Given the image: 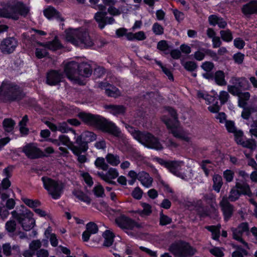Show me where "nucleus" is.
<instances>
[{
	"mask_svg": "<svg viewBox=\"0 0 257 257\" xmlns=\"http://www.w3.org/2000/svg\"><path fill=\"white\" fill-rule=\"evenodd\" d=\"M234 173L233 171L227 169L223 172V176L227 182H231L233 179Z\"/></svg>",
	"mask_w": 257,
	"mask_h": 257,
	"instance_id": "nucleus-52",
	"label": "nucleus"
},
{
	"mask_svg": "<svg viewBox=\"0 0 257 257\" xmlns=\"http://www.w3.org/2000/svg\"><path fill=\"white\" fill-rule=\"evenodd\" d=\"M181 65L184 69L189 72H194L196 70L198 65L196 62L193 61H188L186 62L181 61Z\"/></svg>",
	"mask_w": 257,
	"mask_h": 257,
	"instance_id": "nucleus-35",
	"label": "nucleus"
},
{
	"mask_svg": "<svg viewBox=\"0 0 257 257\" xmlns=\"http://www.w3.org/2000/svg\"><path fill=\"white\" fill-rule=\"evenodd\" d=\"M125 128L127 130V131L132 135V136L137 141H139L141 138V135L140 136V134H143V132H141L139 130H137L136 128L130 124H125Z\"/></svg>",
	"mask_w": 257,
	"mask_h": 257,
	"instance_id": "nucleus-37",
	"label": "nucleus"
},
{
	"mask_svg": "<svg viewBox=\"0 0 257 257\" xmlns=\"http://www.w3.org/2000/svg\"><path fill=\"white\" fill-rule=\"evenodd\" d=\"M225 126L227 132L230 133H233L237 130L233 120H226Z\"/></svg>",
	"mask_w": 257,
	"mask_h": 257,
	"instance_id": "nucleus-50",
	"label": "nucleus"
},
{
	"mask_svg": "<svg viewBox=\"0 0 257 257\" xmlns=\"http://www.w3.org/2000/svg\"><path fill=\"white\" fill-rule=\"evenodd\" d=\"M240 196L241 194H240L239 190L231 189L228 196V199L231 202H235L239 199Z\"/></svg>",
	"mask_w": 257,
	"mask_h": 257,
	"instance_id": "nucleus-48",
	"label": "nucleus"
},
{
	"mask_svg": "<svg viewBox=\"0 0 257 257\" xmlns=\"http://www.w3.org/2000/svg\"><path fill=\"white\" fill-rule=\"evenodd\" d=\"M105 94L109 97H116L119 95V89L113 85L109 89H106Z\"/></svg>",
	"mask_w": 257,
	"mask_h": 257,
	"instance_id": "nucleus-41",
	"label": "nucleus"
},
{
	"mask_svg": "<svg viewBox=\"0 0 257 257\" xmlns=\"http://www.w3.org/2000/svg\"><path fill=\"white\" fill-rule=\"evenodd\" d=\"M220 16L216 15H211L208 17V22L210 25L215 26L217 25Z\"/></svg>",
	"mask_w": 257,
	"mask_h": 257,
	"instance_id": "nucleus-63",
	"label": "nucleus"
},
{
	"mask_svg": "<svg viewBox=\"0 0 257 257\" xmlns=\"http://www.w3.org/2000/svg\"><path fill=\"white\" fill-rule=\"evenodd\" d=\"M15 121L12 118H5L3 122V128L6 132L11 133L14 129Z\"/></svg>",
	"mask_w": 257,
	"mask_h": 257,
	"instance_id": "nucleus-32",
	"label": "nucleus"
},
{
	"mask_svg": "<svg viewBox=\"0 0 257 257\" xmlns=\"http://www.w3.org/2000/svg\"><path fill=\"white\" fill-rule=\"evenodd\" d=\"M23 202L30 208H33V209L36 208L37 207H39L41 205V202L38 199H31L27 198H22Z\"/></svg>",
	"mask_w": 257,
	"mask_h": 257,
	"instance_id": "nucleus-36",
	"label": "nucleus"
},
{
	"mask_svg": "<svg viewBox=\"0 0 257 257\" xmlns=\"http://www.w3.org/2000/svg\"><path fill=\"white\" fill-rule=\"evenodd\" d=\"M64 78L63 73L59 70L50 69L46 74L45 83L53 86L59 85Z\"/></svg>",
	"mask_w": 257,
	"mask_h": 257,
	"instance_id": "nucleus-14",
	"label": "nucleus"
},
{
	"mask_svg": "<svg viewBox=\"0 0 257 257\" xmlns=\"http://www.w3.org/2000/svg\"><path fill=\"white\" fill-rule=\"evenodd\" d=\"M72 194L81 201L86 203L87 205L90 204L91 198L82 190L74 189L72 191Z\"/></svg>",
	"mask_w": 257,
	"mask_h": 257,
	"instance_id": "nucleus-27",
	"label": "nucleus"
},
{
	"mask_svg": "<svg viewBox=\"0 0 257 257\" xmlns=\"http://www.w3.org/2000/svg\"><path fill=\"white\" fill-rule=\"evenodd\" d=\"M93 193L97 197H102L104 195V190L101 185H98L93 188Z\"/></svg>",
	"mask_w": 257,
	"mask_h": 257,
	"instance_id": "nucleus-56",
	"label": "nucleus"
},
{
	"mask_svg": "<svg viewBox=\"0 0 257 257\" xmlns=\"http://www.w3.org/2000/svg\"><path fill=\"white\" fill-rule=\"evenodd\" d=\"M181 166L180 162L176 161H169L167 169L174 175L180 177V173L179 170Z\"/></svg>",
	"mask_w": 257,
	"mask_h": 257,
	"instance_id": "nucleus-29",
	"label": "nucleus"
},
{
	"mask_svg": "<svg viewBox=\"0 0 257 257\" xmlns=\"http://www.w3.org/2000/svg\"><path fill=\"white\" fill-rule=\"evenodd\" d=\"M11 213L13 217L18 221L24 230L30 231L35 225L33 212L24 205H21L19 209L17 207L16 210L13 211Z\"/></svg>",
	"mask_w": 257,
	"mask_h": 257,
	"instance_id": "nucleus-4",
	"label": "nucleus"
},
{
	"mask_svg": "<svg viewBox=\"0 0 257 257\" xmlns=\"http://www.w3.org/2000/svg\"><path fill=\"white\" fill-rule=\"evenodd\" d=\"M25 96L23 88L15 83L3 81L0 86V96L8 102H19Z\"/></svg>",
	"mask_w": 257,
	"mask_h": 257,
	"instance_id": "nucleus-3",
	"label": "nucleus"
},
{
	"mask_svg": "<svg viewBox=\"0 0 257 257\" xmlns=\"http://www.w3.org/2000/svg\"><path fill=\"white\" fill-rule=\"evenodd\" d=\"M201 51H203L205 55H208L210 57H211L213 60L214 61H217L218 59V57L217 56V55L215 52L214 51L209 49H205V48H201L200 49Z\"/></svg>",
	"mask_w": 257,
	"mask_h": 257,
	"instance_id": "nucleus-59",
	"label": "nucleus"
},
{
	"mask_svg": "<svg viewBox=\"0 0 257 257\" xmlns=\"http://www.w3.org/2000/svg\"><path fill=\"white\" fill-rule=\"evenodd\" d=\"M65 32L67 41L74 45L76 46L81 44L86 46L91 47L94 44L87 31L69 28L66 29Z\"/></svg>",
	"mask_w": 257,
	"mask_h": 257,
	"instance_id": "nucleus-5",
	"label": "nucleus"
},
{
	"mask_svg": "<svg viewBox=\"0 0 257 257\" xmlns=\"http://www.w3.org/2000/svg\"><path fill=\"white\" fill-rule=\"evenodd\" d=\"M173 13L175 17V20L178 22L180 23L181 21H182L185 18L184 14L178 10L177 9H175L173 10Z\"/></svg>",
	"mask_w": 257,
	"mask_h": 257,
	"instance_id": "nucleus-58",
	"label": "nucleus"
},
{
	"mask_svg": "<svg viewBox=\"0 0 257 257\" xmlns=\"http://www.w3.org/2000/svg\"><path fill=\"white\" fill-rule=\"evenodd\" d=\"M228 91L233 95L237 96L241 93V90L235 84L228 86Z\"/></svg>",
	"mask_w": 257,
	"mask_h": 257,
	"instance_id": "nucleus-57",
	"label": "nucleus"
},
{
	"mask_svg": "<svg viewBox=\"0 0 257 257\" xmlns=\"http://www.w3.org/2000/svg\"><path fill=\"white\" fill-rule=\"evenodd\" d=\"M205 228L209 231L211 232L212 238L216 241H218L220 235V224L217 225H208Z\"/></svg>",
	"mask_w": 257,
	"mask_h": 257,
	"instance_id": "nucleus-28",
	"label": "nucleus"
},
{
	"mask_svg": "<svg viewBox=\"0 0 257 257\" xmlns=\"http://www.w3.org/2000/svg\"><path fill=\"white\" fill-rule=\"evenodd\" d=\"M235 188L237 190H239L241 195H246L249 197H251L252 196V193L250 190L249 185L247 183L236 182Z\"/></svg>",
	"mask_w": 257,
	"mask_h": 257,
	"instance_id": "nucleus-22",
	"label": "nucleus"
},
{
	"mask_svg": "<svg viewBox=\"0 0 257 257\" xmlns=\"http://www.w3.org/2000/svg\"><path fill=\"white\" fill-rule=\"evenodd\" d=\"M102 236L104 240L103 245L105 247H110L114 242L115 235L114 233L110 230H106L102 234Z\"/></svg>",
	"mask_w": 257,
	"mask_h": 257,
	"instance_id": "nucleus-26",
	"label": "nucleus"
},
{
	"mask_svg": "<svg viewBox=\"0 0 257 257\" xmlns=\"http://www.w3.org/2000/svg\"><path fill=\"white\" fill-rule=\"evenodd\" d=\"M233 44L235 48L242 49L245 45V42L240 38H236L233 41Z\"/></svg>",
	"mask_w": 257,
	"mask_h": 257,
	"instance_id": "nucleus-64",
	"label": "nucleus"
},
{
	"mask_svg": "<svg viewBox=\"0 0 257 257\" xmlns=\"http://www.w3.org/2000/svg\"><path fill=\"white\" fill-rule=\"evenodd\" d=\"M115 222L119 228L123 229L133 230L135 227H141V225L138 222L123 214L115 219Z\"/></svg>",
	"mask_w": 257,
	"mask_h": 257,
	"instance_id": "nucleus-12",
	"label": "nucleus"
},
{
	"mask_svg": "<svg viewBox=\"0 0 257 257\" xmlns=\"http://www.w3.org/2000/svg\"><path fill=\"white\" fill-rule=\"evenodd\" d=\"M97 175L104 181H106L104 176L107 179H114L118 177L119 173L115 168H110L106 173L103 172H98Z\"/></svg>",
	"mask_w": 257,
	"mask_h": 257,
	"instance_id": "nucleus-25",
	"label": "nucleus"
},
{
	"mask_svg": "<svg viewBox=\"0 0 257 257\" xmlns=\"http://www.w3.org/2000/svg\"><path fill=\"white\" fill-rule=\"evenodd\" d=\"M172 219L167 215H165L162 212L160 215L159 224L161 226H166L172 223Z\"/></svg>",
	"mask_w": 257,
	"mask_h": 257,
	"instance_id": "nucleus-43",
	"label": "nucleus"
},
{
	"mask_svg": "<svg viewBox=\"0 0 257 257\" xmlns=\"http://www.w3.org/2000/svg\"><path fill=\"white\" fill-rule=\"evenodd\" d=\"M92 73V68L89 64L85 62L79 63L78 77L81 76L88 78L91 75Z\"/></svg>",
	"mask_w": 257,
	"mask_h": 257,
	"instance_id": "nucleus-23",
	"label": "nucleus"
},
{
	"mask_svg": "<svg viewBox=\"0 0 257 257\" xmlns=\"http://www.w3.org/2000/svg\"><path fill=\"white\" fill-rule=\"evenodd\" d=\"M210 253L215 257H223L224 253L219 247H214L209 250Z\"/></svg>",
	"mask_w": 257,
	"mask_h": 257,
	"instance_id": "nucleus-55",
	"label": "nucleus"
},
{
	"mask_svg": "<svg viewBox=\"0 0 257 257\" xmlns=\"http://www.w3.org/2000/svg\"><path fill=\"white\" fill-rule=\"evenodd\" d=\"M82 176L84 179L85 183L89 187L93 184V181L92 177L88 172H84L82 174Z\"/></svg>",
	"mask_w": 257,
	"mask_h": 257,
	"instance_id": "nucleus-60",
	"label": "nucleus"
},
{
	"mask_svg": "<svg viewBox=\"0 0 257 257\" xmlns=\"http://www.w3.org/2000/svg\"><path fill=\"white\" fill-rule=\"evenodd\" d=\"M49 52L45 49L37 48L35 50V56L38 59H42L48 56Z\"/></svg>",
	"mask_w": 257,
	"mask_h": 257,
	"instance_id": "nucleus-44",
	"label": "nucleus"
},
{
	"mask_svg": "<svg viewBox=\"0 0 257 257\" xmlns=\"http://www.w3.org/2000/svg\"><path fill=\"white\" fill-rule=\"evenodd\" d=\"M213 189L216 192L218 193L222 186V179L219 175H215L213 178Z\"/></svg>",
	"mask_w": 257,
	"mask_h": 257,
	"instance_id": "nucleus-34",
	"label": "nucleus"
},
{
	"mask_svg": "<svg viewBox=\"0 0 257 257\" xmlns=\"http://www.w3.org/2000/svg\"><path fill=\"white\" fill-rule=\"evenodd\" d=\"M152 31L156 35H161L164 33V28L159 23L156 22L153 25Z\"/></svg>",
	"mask_w": 257,
	"mask_h": 257,
	"instance_id": "nucleus-49",
	"label": "nucleus"
},
{
	"mask_svg": "<svg viewBox=\"0 0 257 257\" xmlns=\"http://www.w3.org/2000/svg\"><path fill=\"white\" fill-rule=\"evenodd\" d=\"M225 75L223 71L217 70L214 73V80L218 86H225L227 84Z\"/></svg>",
	"mask_w": 257,
	"mask_h": 257,
	"instance_id": "nucleus-30",
	"label": "nucleus"
},
{
	"mask_svg": "<svg viewBox=\"0 0 257 257\" xmlns=\"http://www.w3.org/2000/svg\"><path fill=\"white\" fill-rule=\"evenodd\" d=\"M43 14L48 20L55 19L58 21H63L60 12L51 6H48L43 11Z\"/></svg>",
	"mask_w": 257,
	"mask_h": 257,
	"instance_id": "nucleus-21",
	"label": "nucleus"
},
{
	"mask_svg": "<svg viewBox=\"0 0 257 257\" xmlns=\"http://www.w3.org/2000/svg\"><path fill=\"white\" fill-rule=\"evenodd\" d=\"M86 229L92 234H96L98 231L97 225L93 222H89L86 225Z\"/></svg>",
	"mask_w": 257,
	"mask_h": 257,
	"instance_id": "nucleus-47",
	"label": "nucleus"
},
{
	"mask_svg": "<svg viewBox=\"0 0 257 257\" xmlns=\"http://www.w3.org/2000/svg\"><path fill=\"white\" fill-rule=\"evenodd\" d=\"M201 67L206 72H210L214 67V64L210 61H205L202 63Z\"/></svg>",
	"mask_w": 257,
	"mask_h": 257,
	"instance_id": "nucleus-61",
	"label": "nucleus"
},
{
	"mask_svg": "<svg viewBox=\"0 0 257 257\" xmlns=\"http://www.w3.org/2000/svg\"><path fill=\"white\" fill-rule=\"evenodd\" d=\"M104 108L114 116L123 115L126 112V107L123 105L109 104L105 105Z\"/></svg>",
	"mask_w": 257,
	"mask_h": 257,
	"instance_id": "nucleus-17",
	"label": "nucleus"
},
{
	"mask_svg": "<svg viewBox=\"0 0 257 257\" xmlns=\"http://www.w3.org/2000/svg\"><path fill=\"white\" fill-rule=\"evenodd\" d=\"M107 162L113 166H117L120 162L119 157L117 155L108 153L105 157Z\"/></svg>",
	"mask_w": 257,
	"mask_h": 257,
	"instance_id": "nucleus-33",
	"label": "nucleus"
},
{
	"mask_svg": "<svg viewBox=\"0 0 257 257\" xmlns=\"http://www.w3.org/2000/svg\"><path fill=\"white\" fill-rule=\"evenodd\" d=\"M231 81L232 84H235L241 91L249 90L251 88L248 80L245 77H233Z\"/></svg>",
	"mask_w": 257,
	"mask_h": 257,
	"instance_id": "nucleus-18",
	"label": "nucleus"
},
{
	"mask_svg": "<svg viewBox=\"0 0 257 257\" xmlns=\"http://www.w3.org/2000/svg\"><path fill=\"white\" fill-rule=\"evenodd\" d=\"M138 180L146 188H150L152 185L153 178L148 173L145 171L139 172Z\"/></svg>",
	"mask_w": 257,
	"mask_h": 257,
	"instance_id": "nucleus-24",
	"label": "nucleus"
},
{
	"mask_svg": "<svg viewBox=\"0 0 257 257\" xmlns=\"http://www.w3.org/2000/svg\"><path fill=\"white\" fill-rule=\"evenodd\" d=\"M241 12L246 17L256 14L257 0L250 1L244 5L241 8Z\"/></svg>",
	"mask_w": 257,
	"mask_h": 257,
	"instance_id": "nucleus-20",
	"label": "nucleus"
},
{
	"mask_svg": "<svg viewBox=\"0 0 257 257\" xmlns=\"http://www.w3.org/2000/svg\"><path fill=\"white\" fill-rule=\"evenodd\" d=\"M79 63L72 61L68 62L64 66V71L67 77L78 84L81 85L83 83L78 77Z\"/></svg>",
	"mask_w": 257,
	"mask_h": 257,
	"instance_id": "nucleus-9",
	"label": "nucleus"
},
{
	"mask_svg": "<svg viewBox=\"0 0 257 257\" xmlns=\"http://www.w3.org/2000/svg\"><path fill=\"white\" fill-rule=\"evenodd\" d=\"M141 206L143 208V209L141 212L142 214L148 216L152 213V206L150 204L147 203L143 202L142 203Z\"/></svg>",
	"mask_w": 257,
	"mask_h": 257,
	"instance_id": "nucleus-54",
	"label": "nucleus"
},
{
	"mask_svg": "<svg viewBox=\"0 0 257 257\" xmlns=\"http://www.w3.org/2000/svg\"><path fill=\"white\" fill-rule=\"evenodd\" d=\"M22 152L30 159H37L48 157V156L33 143H27L23 147Z\"/></svg>",
	"mask_w": 257,
	"mask_h": 257,
	"instance_id": "nucleus-10",
	"label": "nucleus"
},
{
	"mask_svg": "<svg viewBox=\"0 0 257 257\" xmlns=\"http://www.w3.org/2000/svg\"><path fill=\"white\" fill-rule=\"evenodd\" d=\"M69 149L73 154L77 157V160L78 163L80 164H84L87 162L88 159L86 155L81 154L82 153H85L87 150L85 151L83 148L75 145H72L69 147Z\"/></svg>",
	"mask_w": 257,
	"mask_h": 257,
	"instance_id": "nucleus-19",
	"label": "nucleus"
},
{
	"mask_svg": "<svg viewBox=\"0 0 257 257\" xmlns=\"http://www.w3.org/2000/svg\"><path fill=\"white\" fill-rule=\"evenodd\" d=\"M220 34L222 40L225 42H230L233 39L232 32L229 29L221 30Z\"/></svg>",
	"mask_w": 257,
	"mask_h": 257,
	"instance_id": "nucleus-39",
	"label": "nucleus"
},
{
	"mask_svg": "<svg viewBox=\"0 0 257 257\" xmlns=\"http://www.w3.org/2000/svg\"><path fill=\"white\" fill-rule=\"evenodd\" d=\"M63 46L60 41L55 38L52 41L46 43L45 48L48 50L55 51L59 50L62 48Z\"/></svg>",
	"mask_w": 257,
	"mask_h": 257,
	"instance_id": "nucleus-31",
	"label": "nucleus"
},
{
	"mask_svg": "<svg viewBox=\"0 0 257 257\" xmlns=\"http://www.w3.org/2000/svg\"><path fill=\"white\" fill-rule=\"evenodd\" d=\"M241 145L243 148L249 149L252 151L254 150L257 147L256 143L253 139L243 141Z\"/></svg>",
	"mask_w": 257,
	"mask_h": 257,
	"instance_id": "nucleus-42",
	"label": "nucleus"
},
{
	"mask_svg": "<svg viewBox=\"0 0 257 257\" xmlns=\"http://www.w3.org/2000/svg\"><path fill=\"white\" fill-rule=\"evenodd\" d=\"M157 48L160 51H163L166 55L169 53V51L171 46L168 44L166 40H161L158 44Z\"/></svg>",
	"mask_w": 257,
	"mask_h": 257,
	"instance_id": "nucleus-38",
	"label": "nucleus"
},
{
	"mask_svg": "<svg viewBox=\"0 0 257 257\" xmlns=\"http://www.w3.org/2000/svg\"><path fill=\"white\" fill-rule=\"evenodd\" d=\"M168 250L175 257H191L196 252L189 242L181 239L172 243Z\"/></svg>",
	"mask_w": 257,
	"mask_h": 257,
	"instance_id": "nucleus-7",
	"label": "nucleus"
},
{
	"mask_svg": "<svg viewBox=\"0 0 257 257\" xmlns=\"http://www.w3.org/2000/svg\"><path fill=\"white\" fill-rule=\"evenodd\" d=\"M18 43L17 40L14 37H7L1 42L0 49L4 54H10L15 51Z\"/></svg>",
	"mask_w": 257,
	"mask_h": 257,
	"instance_id": "nucleus-15",
	"label": "nucleus"
},
{
	"mask_svg": "<svg viewBox=\"0 0 257 257\" xmlns=\"http://www.w3.org/2000/svg\"><path fill=\"white\" fill-rule=\"evenodd\" d=\"M220 206L223 213L224 221H228L232 217L233 213V205L229 203L226 198L223 197L220 202Z\"/></svg>",
	"mask_w": 257,
	"mask_h": 257,
	"instance_id": "nucleus-16",
	"label": "nucleus"
},
{
	"mask_svg": "<svg viewBox=\"0 0 257 257\" xmlns=\"http://www.w3.org/2000/svg\"><path fill=\"white\" fill-rule=\"evenodd\" d=\"M196 212L197 215L199 217V218L201 219L202 218H204L206 217L209 215L208 211L207 208H204L199 210V209H194Z\"/></svg>",
	"mask_w": 257,
	"mask_h": 257,
	"instance_id": "nucleus-62",
	"label": "nucleus"
},
{
	"mask_svg": "<svg viewBox=\"0 0 257 257\" xmlns=\"http://www.w3.org/2000/svg\"><path fill=\"white\" fill-rule=\"evenodd\" d=\"M164 109L170 115V118L167 115H164L161 117L162 122L166 125L170 133L175 138L185 141L187 143L191 142V138L188 137L183 130L178 129L179 120L176 109L170 106H166Z\"/></svg>",
	"mask_w": 257,
	"mask_h": 257,
	"instance_id": "nucleus-2",
	"label": "nucleus"
},
{
	"mask_svg": "<svg viewBox=\"0 0 257 257\" xmlns=\"http://www.w3.org/2000/svg\"><path fill=\"white\" fill-rule=\"evenodd\" d=\"M96 135L90 131L83 132L80 135L77 136L75 141L76 146L83 148L84 150H88V144L96 140Z\"/></svg>",
	"mask_w": 257,
	"mask_h": 257,
	"instance_id": "nucleus-13",
	"label": "nucleus"
},
{
	"mask_svg": "<svg viewBox=\"0 0 257 257\" xmlns=\"http://www.w3.org/2000/svg\"><path fill=\"white\" fill-rule=\"evenodd\" d=\"M143 194V190L138 186L134 188L131 194L132 197L137 200H140L142 197Z\"/></svg>",
	"mask_w": 257,
	"mask_h": 257,
	"instance_id": "nucleus-51",
	"label": "nucleus"
},
{
	"mask_svg": "<svg viewBox=\"0 0 257 257\" xmlns=\"http://www.w3.org/2000/svg\"><path fill=\"white\" fill-rule=\"evenodd\" d=\"M16 222L14 220H10L5 225L6 230L9 233H14L16 229Z\"/></svg>",
	"mask_w": 257,
	"mask_h": 257,
	"instance_id": "nucleus-46",
	"label": "nucleus"
},
{
	"mask_svg": "<svg viewBox=\"0 0 257 257\" xmlns=\"http://www.w3.org/2000/svg\"><path fill=\"white\" fill-rule=\"evenodd\" d=\"M10 9L11 11V16H8V17L15 21L19 20V15L25 18L30 12V9L22 2H18L16 4L11 5Z\"/></svg>",
	"mask_w": 257,
	"mask_h": 257,
	"instance_id": "nucleus-11",
	"label": "nucleus"
},
{
	"mask_svg": "<svg viewBox=\"0 0 257 257\" xmlns=\"http://www.w3.org/2000/svg\"><path fill=\"white\" fill-rule=\"evenodd\" d=\"M95 165L96 168L101 169L103 171H107L108 169V165L105 162V160L102 157H98L95 161Z\"/></svg>",
	"mask_w": 257,
	"mask_h": 257,
	"instance_id": "nucleus-40",
	"label": "nucleus"
},
{
	"mask_svg": "<svg viewBox=\"0 0 257 257\" xmlns=\"http://www.w3.org/2000/svg\"><path fill=\"white\" fill-rule=\"evenodd\" d=\"M44 188L48 192L52 199L58 200L63 194L65 184L62 181L56 180L48 176L41 178Z\"/></svg>",
	"mask_w": 257,
	"mask_h": 257,
	"instance_id": "nucleus-6",
	"label": "nucleus"
},
{
	"mask_svg": "<svg viewBox=\"0 0 257 257\" xmlns=\"http://www.w3.org/2000/svg\"><path fill=\"white\" fill-rule=\"evenodd\" d=\"M140 135L141 137L139 142L147 148L157 151L163 149L162 145L159 139L151 133L143 132V134H140Z\"/></svg>",
	"mask_w": 257,
	"mask_h": 257,
	"instance_id": "nucleus-8",
	"label": "nucleus"
},
{
	"mask_svg": "<svg viewBox=\"0 0 257 257\" xmlns=\"http://www.w3.org/2000/svg\"><path fill=\"white\" fill-rule=\"evenodd\" d=\"M234 137V141L238 145H240L243 142L242 137L243 136V133L242 131L239 130L233 133Z\"/></svg>",
	"mask_w": 257,
	"mask_h": 257,
	"instance_id": "nucleus-53",
	"label": "nucleus"
},
{
	"mask_svg": "<svg viewBox=\"0 0 257 257\" xmlns=\"http://www.w3.org/2000/svg\"><path fill=\"white\" fill-rule=\"evenodd\" d=\"M77 116L84 124L88 126L107 133L117 138L120 137L121 132L119 128L115 123L102 115L81 111L77 114Z\"/></svg>",
	"mask_w": 257,
	"mask_h": 257,
	"instance_id": "nucleus-1",
	"label": "nucleus"
},
{
	"mask_svg": "<svg viewBox=\"0 0 257 257\" xmlns=\"http://www.w3.org/2000/svg\"><path fill=\"white\" fill-rule=\"evenodd\" d=\"M106 73V69L102 66L96 67L93 71V75L95 78L102 77Z\"/></svg>",
	"mask_w": 257,
	"mask_h": 257,
	"instance_id": "nucleus-45",
	"label": "nucleus"
}]
</instances>
